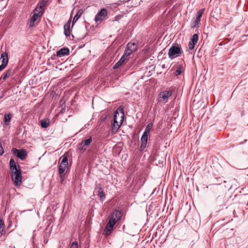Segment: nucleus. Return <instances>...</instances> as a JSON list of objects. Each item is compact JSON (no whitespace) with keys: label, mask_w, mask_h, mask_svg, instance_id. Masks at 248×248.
<instances>
[{"label":"nucleus","mask_w":248,"mask_h":248,"mask_svg":"<svg viewBox=\"0 0 248 248\" xmlns=\"http://www.w3.org/2000/svg\"><path fill=\"white\" fill-rule=\"evenodd\" d=\"M172 95V93L170 91H164L158 95V100L160 102L164 103L168 101V98Z\"/></svg>","instance_id":"nucleus-5"},{"label":"nucleus","mask_w":248,"mask_h":248,"mask_svg":"<svg viewBox=\"0 0 248 248\" xmlns=\"http://www.w3.org/2000/svg\"><path fill=\"white\" fill-rule=\"evenodd\" d=\"M0 60H1V64L6 67L8 63V54L6 52H3L1 54Z\"/></svg>","instance_id":"nucleus-12"},{"label":"nucleus","mask_w":248,"mask_h":248,"mask_svg":"<svg viewBox=\"0 0 248 248\" xmlns=\"http://www.w3.org/2000/svg\"><path fill=\"white\" fill-rule=\"evenodd\" d=\"M0 233L1 235L4 234L5 233V231L4 230V228H2L1 230H0Z\"/></svg>","instance_id":"nucleus-37"},{"label":"nucleus","mask_w":248,"mask_h":248,"mask_svg":"<svg viewBox=\"0 0 248 248\" xmlns=\"http://www.w3.org/2000/svg\"><path fill=\"white\" fill-rule=\"evenodd\" d=\"M204 11V9H202L198 11L196 18L192 23V27L193 28H195L198 27Z\"/></svg>","instance_id":"nucleus-8"},{"label":"nucleus","mask_w":248,"mask_h":248,"mask_svg":"<svg viewBox=\"0 0 248 248\" xmlns=\"http://www.w3.org/2000/svg\"><path fill=\"white\" fill-rule=\"evenodd\" d=\"M11 116L10 114H5L4 115V122L6 124H8V123L10 122L11 120Z\"/></svg>","instance_id":"nucleus-28"},{"label":"nucleus","mask_w":248,"mask_h":248,"mask_svg":"<svg viewBox=\"0 0 248 248\" xmlns=\"http://www.w3.org/2000/svg\"><path fill=\"white\" fill-rule=\"evenodd\" d=\"M4 152V150L2 145L0 146V155H3Z\"/></svg>","instance_id":"nucleus-35"},{"label":"nucleus","mask_w":248,"mask_h":248,"mask_svg":"<svg viewBox=\"0 0 248 248\" xmlns=\"http://www.w3.org/2000/svg\"><path fill=\"white\" fill-rule=\"evenodd\" d=\"M42 16L40 15V14L36 13V12H33V15L32 16L31 18V23H34L36 21L38 18L41 17Z\"/></svg>","instance_id":"nucleus-21"},{"label":"nucleus","mask_w":248,"mask_h":248,"mask_svg":"<svg viewBox=\"0 0 248 248\" xmlns=\"http://www.w3.org/2000/svg\"><path fill=\"white\" fill-rule=\"evenodd\" d=\"M183 71H184L183 66L182 65H180L179 66V67L176 70L175 75L176 76H178V75H180L183 72Z\"/></svg>","instance_id":"nucleus-25"},{"label":"nucleus","mask_w":248,"mask_h":248,"mask_svg":"<svg viewBox=\"0 0 248 248\" xmlns=\"http://www.w3.org/2000/svg\"><path fill=\"white\" fill-rule=\"evenodd\" d=\"M97 195L100 197V198L103 200L105 198V195L103 192V191H100V192H99V193H97Z\"/></svg>","instance_id":"nucleus-29"},{"label":"nucleus","mask_w":248,"mask_h":248,"mask_svg":"<svg viewBox=\"0 0 248 248\" xmlns=\"http://www.w3.org/2000/svg\"><path fill=\"white\" fill-rule=\"evenodd\" d=\"M75 246L76 248L78 247V242L77 241H75V242H73L72 244H71V248L73 247H74Z\"/></svg>","instance_id":"nucleus-34"},{"label":"nucleus","mask_w":248,"mask_h":248,"mask_svg":"<svg viewBox=\"0 0 248 248\" xmlns=\"http://www.w3.org/2000/svg\"><path fill=\"white\" fill-rule=\"evenodd\" d=\"M14 74V70L12 69H10L7 70L4 73L3 76L1 77V78H2L3 80H5L7 78H9L10 77L13 76Z\"/></svg>","instance_id":"nucleus-13"},{"label":"nucleus","mask_w":248,"mask_h":248,"mask_svg":"<svg viewBox=\"0 0 248 248\" xmlns=\"http://www.w3.org/2000/svg\"><path fill=\"white\" fill-rule=\"evenodd\" d=\"M4 223L3 221L0 218V230L2 228H4Z\"/></svg>","instance_id":"nucleus-33"},{"label":"nucleus","mask_w":248,"mask_h":248,"mask_svg":"<svg viewBox=\"0 0 248 248\" xmlns=\"http://www.w3.org/2000/svg\"><path fill=\"white\" fill-rule=\"evenodd\" d=\"M133 51H132L131 50H129V49L126 48V49L124 50V53L122 57L125 59L126 60H128L129 59V56L132 54Z\"/></svg>","instance_id":"nucleus-19"},{"label":"nucleus","mask_w":248,"mask_h":248,"mask_svg":"<svg viewBox=\"0 0 248 248\" xmlns=\"http://www.w3.org/2000/svg\"><path fill=\"white\" fill-rule=\"evenodd\" d=\"M87 147L83 142L81 141L78 144L77 150L81 153H83L87 150Z\"/></svg>","instance_id":"nucleus-15"},{"label":"nucleus","mask_w":248,"mask_h":248,"mask_svg":"<svg viewBox=\"0 0 248 248\" xmlns=\"http://www.w3.org/2000/svg\"><path fill=\"white\" fill-rule=\"evenodd\" d=\"M70 24L71 21L69 20L68 22L64 26V34L66 36H68L70 35Z\"/></svg>","instance_id":"nucleus-16"},{"label":"nucleus","mask_w":248,"mask_h":248,"mask_svg":"<svg viewBox=\"0 0 248 248\" xmlns=\"http://www.w3.org/2000/svg\"><path fill=\"white\" fill-rule=\"evenodd\" d=\"M195 45V44L190 41L188 45V49L190 50H193L194 48Z\"/></svg>","instance_id":"nucleus-31"},{"label":"nucleus","mask_w":248,"mask_h":248,"mask_svg":"<svg viewBox=\"0 0 248 248\" xmlns=\"http://www.w3.org/2000/svg\"><path fill=\"white\" fill-rule=\"evenodd\" d=\"M199 36L197 34H194L192 35L191 38V41L190 42L196 44L198 41Z\"/></svg>","instance_id":"nucleus-26"},{"label":"nucleus","mask_w":248,"mask_h":248,"mask_svg":"<svg viewBox=\"0 0 248 248\" xmlns=\"http://www.w3.org/2000/svg\"><path fill=\"white\" fill-rule=\"evenodd\" d=\"M100 191H103L101 187L100 186H97L95 188L94 192L96 193L97 195V193H99V192H100Z\"/></svg>","instance_id":"nucleus-32"},{"label":"nucleus","mask_w":248,"mask_h":248,"mask_svg":"<svg viewBox=\"0 0 248 248\" xmlns=\"http://www.w3.org/2000/svg\"><path fill=\"white\" fill-rule=\"evenodd\" d=\"M148 134L143 133L140 139L141 144L140 149L141 151L143 150L146 148L148 140Z\"/></svg>","instance_id":"nucleus-10"},{"label":"nucleus","mask_w":248,"mask_h":248,"mask_svg":"<svg viewBox=\"0 0 248 248\" xmlns=\"http://www.w3.org/2000/svg\"><path fill=\"white\" fill-rule=\"evenodd\" d=\"M10 166L11 171H16V170L20 169L19 166H18V168H17V167L16 166V163L13 158H11L10 160Z\"/></svg>","instance_id":"nucleus-14"},{"label":"nucleus","mask_w":248,"mask_h":248,"mask_svg":"<svg viewBox=\"0 0 248 248\" xmlns=\"http://www.w3.org/2000/svg\"><path fill=\"white\" fill-rule=\"evenodd\" d=\"M153 123H152L148 124H147V125L146 126L145 131L143 132V133H145V134L149 135L150 130H151V129L153 127Z\"/></svg>","instance_id":"nucleus-24"},{"label":"nucleus","mask_w":248,"mask_h":248,"mask_svg":"<svg viewBox=\"0 0 248 248\" xmlns=\"http://www.w3.org/2000/svg\"><path fill=\"white\" fill-rule=\"evenodd\" d=\"M37 14H40L41 16H42L44 13V8L42 7L41 6L37 5V6L35 8L34 11Z\"/></svg>","instance_id":"nucleus-23"},{"label":"nucleus","mask_w":248,"mask_h":248,"mask_svg":"<svg viewBox=\"0 0 248 248\" xmlns=\"http://www.w3.org/2000/svg\"><path fill=\"white\" fill-rule=\"evenodd\" d=\"M83 13V10L80 9L78 11L76 15L74 17L73 22H72V26H73L74 24L77 21V20L79 19V18L81 16Z\"/></svg>","instance_id":"nucleus-18"},{"label":"nucleus","mask_w":248,"mask_h":248,"mask_svg":"<svg viewBox=\"0 0 248 248\" xmlns=\"http://www.w3.org/2000/svg\"><path fill=\"white\" fill-rule=\"evenodd\" d=\"M69 53V49L68 48L63 47L57 52V56L61 57L65 55H68Z\"/></svg>","instance_id":"nucleus-11"},{"label":"nucleus","mask_w":248,"mask_h":248,"mask_svg":"<svg viewBox=\"0 0 248 248\" xmlns=\"http://www.w3.org/2000/svg\"><path fill=\"white\" fill-rule=\"evenodd\" d=\"M118 114V113L116 111L115 113L114 118H113V121L114 123L112 126V131L113 132H116L118 128H119L121 124H122L123 122V119H121L120 122H118L117 120V114Z\"/></svg>","instance_id":"nucleus-9"},{"label":"nucleus","mask_w":248,"mask_h":248,"mask_svg":"<svg viewBox=\"0 0 248 248\" xmlns=\"http://www.w3.org/2000/svg\"><path fill=\"white\" fill-rule=\"evenodd\" d=\"M107 11L106 9H102L96 15L94 20L96 22L101 21L104 19L105 16L107 15Z\"/></svg>","instance_id":"nucleus-7"},{"label":"nucleus","mask_w":248,"mask_h":248,"mask_svg":"<svg viewBox=\"0 0 248 248\" xmlns=\"http://www.w3.org/2000/svg\"><path fill=\"white\" fill-rule=\"evenodd\" d=\"M126 48L134 52L136 51L137 49V45L134 42H130L127 44Z\"/></svg>","instance_id":"nucleus-17"},{"label":"nucleus","mask_w":248,"mask_h":248,"mask_svg":"<svg viewBox=\"0 0 248 248\" xmlns=\"http://www.w3.org/2000/svg\"><path fill=\"white\" fill-rule=\"evenodd\" d=\"M12 153L13 154L16 155L18 158L22 160H24L27 155L26 150L24 149L18 150L16 148H13L12 149Z\"/></svg>","instance_id":"nucleus-6"},{"label":"nucleus","mask_w":248,"mask_h":248,"mask_svg":"<svg viewBox=\"0 0 248 248\" xmlns=\"http://www.w3.org/2000/svg\"><path fill=\"white\" fill-rule=\"evenodd\" d=\"M122 216V212L118 210H115L113 212L111 215L109 221L107 224L103 232V234L105 236H108L110 234L116 222L121 219Z\"/></svg>","instance_id":"nucleus-1"},{"label":"nucleus","mask_w":248,"mask_h":248,"mask_svg":"<svg viewBox=\"0 0 248 248\" xmlns=\"http://www.w3.org/2000/svg\"><path fill=\"white\" fill-rule=\"evenodd\" d=\"M183 53L181 47L178 44L171 46L168 52L169 57L171 60L180 56Z\"/></svg>","instance_id":"nucleus-2"},{"label":"nucleus","mask_w":248,"mask_h":248,"mask_svg":"<svg viewBox=\"0 0 248 248\" xmlns=\"http://www.w3.org/2000/svg\"><path fill=\"white\" fill-rule=\"evenodd\" d=\"M5 67H6L4 65V64L0 65V72L4 70Z\"/></svg>","instance_id":"nucleus-36"},{"label":"nucleus","mask_w":248,"mask_h":248,"mask_svg":"<svg viewBox=\"0 0 248 248\" xmlns=\"http://www.w3.org/2000/svg\"><path fill=\"white\" fill-rule=\"evenodd\" d=\"M81 141L83 142L84 143V144L86 145V146H88L92 142V138L91 137H90L89 138L85 140H83Z\"/></svg>","instance_id":"nucleus-27"},{"label":"nucleus","mask_w":248,"mask_h":248,"mask_svg":"<svg viewBox=\"0 0 248 248\" xmlns=\"http://www.w3.org/2000/svg\"><path fill=\"white\" fill-rule=\"evenodd\" d=\"M68 164V158L67 156H64L60 164L58 170L59 173L61 178L64 176V171L67 167Z\"/></svg>","instance_id":"nucleus-4"},{"label":"nucleus","mask_w":248,"mask_h":248,"mask_svg":"<svg viewBox=\"0 0 248 248\" xmlns=\"http://www.w3.org/2000/svg\"><path fill=\"white\" fill-rule=\"evenodd\" d=\"M126 61L125 59L122 57L120 60L114 65L113 69H116L119 68Z\"/></svg>","instance_id":"nucleus-20"},{"label":"nucleus","mask_w":248,"mask_h":248,"mask_svg":"<svg viewBox=\"0 0 248 248\" xmlns=\"http://www.w3.org/2000/svg\"><path fill=\"white\" fill-rule=\"evenodd\" d=\"M40 124L42 127L46 128L49 125V121L48 120L43 119L40 121Z\"/></svg>","instance_id":"nucleus-22"},{"label":"nucleus","mask_w":248,"mask_h":248,"mask_svg":"<svg viewBox=\"0 0 248 248\" xmlns=\"http://www.w3.org/2000/svg\"><path fill=\"white\" fill-rule=\"evenodd\" d=\"M11 177L15 186H19L21 184V172L20 170L11 171Z\"/></svg>","instance_id":"nucleus-3"},{"label":"nucleus","mask_w":248,"mask_h":248,"mask_svg":"<svg viewBox=\"0 0 248 248\" xmlns=\"http://www.w3.org/2000/svg\"><path fill=\"white\" fill-rule=\"evenodd\" d=\"M48 0H42L38 5L39 6H41L42 7H44L46 3H47Z\"/></svg>","instance_id":"nucleus-30"}]
</instances>
